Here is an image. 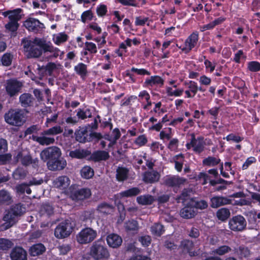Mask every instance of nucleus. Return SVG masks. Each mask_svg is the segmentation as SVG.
Wrapping results in <instances>:
<instances>
[{"label":"nucleus","mask_w":260,"mask_h":260,"mask_svg":"<svg viewBox=\"0 0 260 260\" xmlns=\"http://www.w3.org/2000/svg\"><path fill=\"white\" fill-rule=\"evenodd\" d=\"M29 187L27 183H22L15 186V190L16 193L19 194H23L25 192L30 194L31 193V190Z\"/></svg>","instance_id":"c9c22d12"},{"label":"nucleus","mask_w":260,"mask_h":260,"mask_svg":"<svg viewBox=\"0 0 260 260\" xmlns=\"http://www.w3.org/2000/svg\"><path fill=\"white\" fill-rule=\"evenodd\" d=\"M40 213L42 215L51 216L53 214V208L49 204H44L41 206Z\"/></svg>","instance_id":"de8ad7c7"},{"label":"nucleus","mask_w":260,"mask_h":260,"mask_svg":"<svg viewBox=\"0 0 260 260\" xmlns=\"http://www.w3.org/2000/svg\"><path fill=\"white\" fill-rule=\"evenodd\" d=\"M248 68L251 72H257L260 70V63L257 61H251L248 63Z\"/></svg>","instance_id":"338daca9"},{"label":"nucleus","mask_w":260,"mask_h":260,"mask_svg":"<svg viewBox=\"0 0 260 260\" xmlns=\"http://www.w3.org/2000/svg\"><path fill=\"white\" fill-rule=\"evenodd\" d=\"M199 40V34L197 31L191 34L185 41L186 48H183L182 50H186V52H188L197 44Z\"/></svg>","instance_id":"412c9836"},{"label":"nucleus","mask_w":260,"mask_h":260,"mask_svg":"<svg viewBox=\"0 0 260 260\" xmlns=\"http://www.w3.org/2000/svg\"><path fill=\"white\" fill-rule=\"evenodd\" d=\"M109 152L104 150H97L93 152L91 155V159L95 161H105L109 159Z\"/></svg>","instance_id":"a878e982"},{"label":"nucleus","mask_w":260,"mask_h":260,"mask_svg":"<svg viewBox=\"0 0 260 260\" xmlns=\"http://www.w3.org/2000/svg\"><path fill=\"white\" fill-rule=\"evenodd\" d=\"M186 181V179L178 176H167L163 178L162 184L170 187H179Z\"/></svg>","instance_id":"9d476101"},{"label":"nucleus","mask_w":260,"mask_h":260,"mask_svg":"<svg viewBox=\"0 0 260 260\" xmlns=\"http://www.w3.org/2000/svg\"><path fill=\"white\" fill-rule=\"evenodd\" d=\"M164 232V226L159 223H155L151 227L152 234L160 236Z\"/></svg>","instance_id":"a18cd8bd"},{"label":"nucleus","mask_w":260,"mask_h":260,"mask_svg":"<svg viewBox=\"0 0 260 260\" xmlns=\"http://www.w3.org/2000/svg\"><path fill=\"white\" fill-rule=\"evenodd\" d=\"M193 203L194 207L200 210L205 209L208 206L207 201L203 200L194 201Z\"/></svg>","instance_id":"4d7b16f0"},{"label":"nucleus","mask_w":260,"mask_h":260,"mask_svg":"<svg viewBox=\"0 0 260 260\" xmlns=\"http://www.w3.org/2000/svg\"><path fill=\"white\" fill-rule=\"evenodd\" d=\"M180 246L184 251L188 252L190 250L192 249L193 243L191 241L184 240L181 242Z\"/></svg>","instance_id":"864d4df0"},{"label":"nucleus","mask_w":260,"mask_h":260,"mask_svg":"<svg viewBox=\"0 0 260 260\" xmlns=\"http://www.w3.org/2000/svg\"><path fill=\"white\" fill-rule=\"evenodd\" d=\"M21 10L20 9H17L11 11L10 15L8 16L9 19L11 21L18 22L21 17L20 14Z\"/></svg>","instance_id":"8fccbe9b"},{"label":"nucleus","mask_w":260,"mask_h":260,"mask_svg":"<svg viewBox=\"0 0 260 260\" xmlns=\"http://www.w3.org/2000/svg\"><path fill=\"white\" fill-rule=\"evenodd\" d=\"M97 236L96 231L90 228L82 229L77 235V241L80 244H87L93 241Z\"/></svg>","instance_id":"39448f33"},{"label":"nucleus","mask_w":260,"mask_h":260,"mask_svg":"<svg viewBox=\"0 0 260 260\" xmlns=\"http://www.w3.org/2000/svg\"><path fill=\"white\" fill-rule=\"evenodd\" d=\"M216 216L218 219L224 221L226 220L230 216V212L226 208H221L216 212Z\"/></svg>","instance_id":"37998d69"},{"label":"nucleus","mask_w":260,"mask_h":260,"mask_svg":"<svg viewBox=\"0 0 260 260\" xmlns=\"http://www.w3.org/2000/svg\"><path fill=\"white\" fill-rule=\"evenodd\" d=\"M17 217L12 211L9 210L3 217V220L5 222L2 225V229L3 230H6L12 226L16 222Z\"/></svg>","instance_id":"a211bd4d"},{"label":"nucleus","mask_w":260,"mask_h":260,"mask_svg":"<svg viewBox=\"0 0 260 260\" xmlns=\"http://www.w3.org/2000/svg\"><path fill=\"white\" fill-rule=\"evenodd\" d=\"M91 195V190L89 188H83L72 192L71 198L74 201H79L87 199Z\"/></svg>","instance_id":"ddd939ff"},{"label":"nucleus","mask_w":260,"mask_h":260,"mask_svg":"<svg viewBox=\"0 0 260 260\" xmlns=\"http://www.w3.org/2000/svg\"><path fill=\"white\" fill-rule=\"evenodd\" d=\"M180 216L186 219L191 218L196 215V212L193 207L190 206H185L180 211Z\"/></svg>","instance_id":"2f4dec72"},{"label":"nucleus","mask_w":260,"mask_h":260,"mask_svg":"<svg viewBox=\"0 0 260 260\" xmlns=\"http://www.w3.org/2000/svg\"><path fill=\"white\" fill-rule=\"evenodd\" d=\"M62 132V128L60 126L56 125L44 131V134L45 135H49L50 136L53 137L54 135L61 134Z\"/></svg>","instance_id":"c03bdc74"},{"label":"nucleus","mask_w":260,"mask_h":260,"mask_svg":"<svg viewBox=\"0 0 260 260\" xmlns=\"http://www.w3.org/2000/svg\"><path fill=\"white\" fill-rule=\"evenodd\" d=\"M14 202L11 192L6 189H0V206H9Z\"/></svg>","instance_id":"aec40b11"},{"label":"nucleus","mask_w":260,"mask_h":260,"mask_svg":"<svg viewBox=\"0 0 260 260\" xmlns=\"http://www.w3.org/2000/svg\"><path fill=\"white\" fill-rule=\"evenodd\" d=\"M76 116L79 119L84 120L92 117L91 110L89 108H79L77 110Z\"/></svg>","instance_id":"473e14b6"},{"label":"nucleus","mask_w":260,"mask_h":260,"mask_svg":"<svg viewBox=\"0 0 260 260\" xmlns=\"http://www.w3.org/2000/svg\"><path fill=\"white\" fill-rule=\"evenodd\" d=\"M145 83L147 85H149L151 86H152L153 85L156 84H160L162 85L164 84V80L159 76H151L150 78L147 79L145 82Z\"/></svg>","instance_id":"4c0bfd02"},{"label":"nucleus","mask_w":260,"mask_h":260,"mask_svg":"<svg viewBox=\"0 0 260 260\" xmlns=\"http://www.w3.org/2000/svg\"><path fill=\"white\" fill-rule=\"evenodd\" d=\"M46 248L42 244H34L31 246L29 249V252L31 256H35L42 254L45 252Z\"/></svg>","instance_id":"7c9ffc66"},{"label":"nucleus","mask_w":260,"mask_h":260,"mask_svg":"<svg viewBox=\"0 0 260 260\" xmlns=\"http://www.w3.org/2000/svg\"><path fill=\"white\" fill-rule=\"evenodd\" d=\"M231 204L232 200L225 197L214 196L210 199V206L212 208H217Z\"/></svg>","instance_id":"2eb2a0df"},{"label":"nucleus","mask_w":260,"mask_h":260,"mask_svg":"<svg viewBox=\"0 0 260 260\" xmlns=\"http://www.w3.org/2000/svg\"><path fill=\"white\" fill-rule=\"evenodd\" d=\"M16 162H20L24 167L31 165L34 168L38 167L39 159L38 158H32L30 153L25 150L18 151L14 156Z\"/></svg>","instance_id":"f257e3e1"},{"label":"nucleus","mask_w":260,"mask_h":260,"mask_svg":"<svg viewBox=\"0 0 260 260\" xmlns=\"http://www.w3.org/2000/svg\"><path fill=\"white\" fill-rule=\"evenodd\" d=\"M80 174L82 177L85 179H89L93 176L94 171L90 167L85 166L81 170Z\"/></svg>","instance_id":"79ce46f5"},{"label":"nucleus","mask_w":260,"mask_h":260,"mask_svg":"<svg viewBox=\"0 0 260 260\" xmlns=\"http://www.w3.org/2000/svg\"><path fill=\"white\" fill-rule=\"evenodd\" d=\"M32 139L34 141L43 146L49 145L55 143L54 137L50 136L49 135H45L44 131L41 133L40 136H32Z\"/></svg>","instance_id":"dca6fc26"},{"label":"nucleus","mask_w":260,"mask_h":260,"mask_svg":"<svg viewBox=\"0 0 260 260\" xmlns=\"http://www.w3.org/2000/svg\"><path fill=\"white\" fill-rule=\"evenodd\" d=\"M27 173L28 172L23 168L18 167L13 172L12 176L15 180H23L26 177Z\"/></svg>","instance_id":"72a5a7b5"},{"label":"nucleus","mask_w":260,"mask_h":260,"mask_svg":"<svg viewBox=\"0 0 260 260\" xmlns=\"http://www.w3.org/2000/svg\"><path fill=\"white\" fill-rule=\"evenodd\" d=\"M34 101L35 99L32 95L28 93H23L19 97V102L21 106L24 108L32 106Z\"/></svg>","instance_id":"393cba45"},{"label":"nucleus","mask_w":260,"mask_h":260,"mask_svg":"<svg viewBox=\"0 0 260 260\" xmlns=\"http://www.w3.org/2000/svg\"><path fill=\"white\" fill-rule=\"evenodd\" d=\"M22 87L21 82L16 80H9L7 81L6 88L8 94L13 96L20 92Z\"/></svg>","instance_id":"f8f14e48"},{"label":"nucleus","mask_w":260,"mask_h":260,"mask_svg":"<svg viewBox=\"0 0 260 260\" xmlns=\"http://www.w3.org/2000/svg\"><path fill=\"white\" fill-rule=\"evenodd\" d=\"M12 55L9 53H5L2 57L1 61L3 66H9L12 60Z\"/></svg>","instance_id":"5fc2aeb1"},{"label":"nucleus","mask_w":260,"mask_h":260,"mask_svg":"<svg viewBox=\"0 0 260 260\" xmlns=\"http://www.w3.org/2000/svg\"><path fill=\"white\" fill-rule=\"evenodd\" d=\"M170 198V195L168 194H163L158 196L156 201L158 204H162L168 202Z\"/></svg>","instance_id":"774afa93"},{"label":"nucleus","mask_w":260,"mask_h":260,"mask_svg":"<svg viewBox=\"0 0 260 260\" xmlns=\"http://www.w3.org/2000/svg\"><path fill=\"white\" fill-rule=\"evenodd\" d=\"M12 155L7 152L0 153V165H4L8 163L11 159Z\"/></svg>","instance_id":"6e6d98bb"},{"label":"nucleus","mask_w":260,"mask_h":260,"mask_svg":"<svg viewBox=\"0 0 260 260\" xmlns=\"http://www.w3.org/2000/svg\"><path fill=\"white\" fill-rule=\"evenodd\" d=\"M7 141L4 138H0V153H5L8 151Z\"/></svg>","instance_id":"69168bd1"},{"label":"nucleus","mask_w":260,"mask_h":260,"mask_svg":"<svg viewBox=\"0 0 260 260\" xmlns=\"http://www.w3.org/2000/svg\"><path fill=\"white\" fill-rule=\"evenodd\" d=\"M60 64H56L54 62H50L44 66L49 76H51L53 72L60 67Z\"/></svg>","instance_id":"603ef678"},{"label":"nucleus","mask_w":260,"mask_h":260,"mask_svg":"<svg viewBox=\"0 0 260 260\" xmlns=\"http://www.w3.org/2000/svg\"><path fill=\"white\" fill-rule=\"evenodd\" d=\"M160 178V174L156 171L152 170L145 172L143 174V181L147 183H153L157 182Z\"/></svg>","instance_id":"5701e85b"},{"label":"nucleus","mask_w":260,"mask_h":260,"mask_svg":"<svg viewBox=\"0 0 260 260\" xmlns=\"http://www.w3.org/2000/svg\"><path fill=\"white\" fill-rule=\"evenodd\" d=\"M18 26L19 24L17 22L10 21L8 23L6 24L5 27L7 29L14 32L17 30Z\"/></svg>","instance_id":"0e129e2a"},{"label":"nucleus","mask_w":260,"mask_h":260,"mask_svg":"<svg viewBox=\"0 0 260 260\" xmlns=\"http://www.w3.org/2000/svg\"><path fill=\"white\" fill-rule=\"evenodd\" d=\"M137 201L141 205H151L154 202V198L149 194L140 196L137 198Z\"/></svg>","instance_id":"e433bc0d"},{"label":"nucleus","mask_w":260,"mask_h":260,"mask_svg":"<svg viewBox=\"0 0 260 260\" xmlns=\"http://www.w3.org/2000/svg\"><path fill=\"white\" fill-rule=\"evenodd\" d=\"M68 36L64 32L59 34L54 39V42L56 44L59 45L66 42L68 40Z\"/></svg>","instance_id":"13d9d810"},{"label":"nucleus","mask_w":260,"mask_h":260,"mask_svg":"<svg viewBox=\"0 0 260 260\" xmlns=\"http://www.w3.org/2000/svg\"><path fill=\"white\" fill-rule=\"evenodd\" d=\"M70 179L67 176H61L54 181V185L60 189H66L70 184Z\"/></svg>","instance_id":"b1692460"},{"label":"nucleus","mask_w":260,"mask_h":260,"mask_svg":"<svg viewBox=\"0 0 260 260\" xmlns=\"http://www.w3.org/2000/svg\"><path fill=\"white\" fill-rule=\"evenodd\" d=\"M90 152L89 151L84 149H76L71 151L69 152V156L72 158L82 159L89 155Z\"/></svg>","instance_id":"c756f323"},{"label":"nucleus","mask_w":260,"mask_h":260,"mask_svg":"<svg viewBox=\"0 0 260 260\" xmlns=\"http://www.w3.org/2000/svg\"><path fill=\"white\" fill-rule=\"evenodd\" d=\"M106 240L108 245L114 248L119 247L122 242L121 237L116 234H110L108 235L107 236Z\"/></svg>","instance_id":"4be33fe9"},{"label":"nucleus","mask_w":260,"mask_h":260,"mask_svg":"<svg viewBox=\"0 0 260 260\" xmlns=\"http://www.w3.org/2000/svg\"><path fill=\"white\" fill-rule=\"evenodd\" d=\"M237 252L241 257H248L250 255V251L247 247L240 246Z\"/></svg>","instance_id":"052dcab7"},{"label":"nucleus","mask_w":260,"mask_h":260,"mask_svg":"<svg viewBox=\"0 0 260 260\" xmlns=\"http://www.w3.org/2000/svg\"><path fill=\"white\" fill-rule=\"evenodd\" d=\"M139 241L144 246H149L151 241V238L150 236L145 235L139 237Z\"/></svg>","instance_id":"680f3d73"},{"label":"nucleus","mask_w":260,"mask_h":260,"mask_svg":"<svg viewBox=\"0 0 260 260\" xmlns=\"http://www.w3.org/2000/svg\"><path fill=\"white\" fill-rule=\"evenodd\" d=\"M24 26L29 30L35 32L41 31L44 28V25L37 19L30 18L24 22Z\"/></svg>","instance_id":"9b49d317"},{"label":"nucleus","mask_w":260,"mask_h":260,"mask_svg":"<svg viewBox=\"0 0 260 260\" xmlns=\"http://www.w3.org/2000/svg\"><path fill=\"white\" fill-rule=\"evenodd\" d=\"M90 254L96 260L107 258L109 256V253L102 240H98L94 242L91 247Z\"/></svg>","instance_id":"7ed1b4c3"},{"label":"nucleus","mask_w":260,"mask_h":260,"mask_svg":"<svg viewBox=\"0 0 260 260\" xmlns=\"http://www.w3.org/2000/svg\"><path fill=\"white\" fill-rule=\"evenodd\" d=\"M74 70L82 78L85 77L87 74V66L83 63H79L75 66Z\"/></svg>","instance_id":"ea45409f"},{"label":"nucleus","mask_w":260,"mask_h":260,"mask_svg":"<svg viewBox=\"0 0 260 260\" xmlns=\"http://www.w3.org/2000/svg\"><path fill=\"white\" fill-rule=\"evenodd\" d=\"M13 245V242L10 240L0 238V250H7Z\"/></svg>","instance_id":"09e8293b"},{"label":"nucleus","mask_w":260,"mask_h":260,"mask_svg":"<svg viewBox=\"0 0 260 260\" xmlns=\"http://www.w3.org/2000/svg\"><path fill=\"white\" fill-rule=\"evenodd\" d=\"M193 194V190L192 188L188 187L184 188L181 192V194L176 198V201L178 203L180 202H184Z\"/></svg>","instance_id":"c85d7f7f"},{"label":"nucleus","mask_w":260,"mask_h":260,"mask_svg":"<svg viewBox=\"0 0 260 260\" xmlns=\"http://www.w3.org/2000/svg\"><path fill=\"white\" fill-rule=\"evenodd\" d=\"M114 207L109 204L105 202L102 203L98 205L96 210L101 213L110 214L114 211Z\"/></svg>","instance_id":"cd10ccee"},{"label":"nucleus","mask_w":260,"mask_h":260,"mask_svg":"<svg viewBox=\"0 0 260 260\" xmlns=\"http://www.w3.org/2000/svg\"><path fill=\"white\" fill-rule=\"evenodd\" d=\"M47 166L51 171H60L63 170L67 166L66 160L63 158H56L52 160L47 161Z\"/></svg>","instance_id":"4468645a"},{"label":"nucleus","mask_w":260,"mask_h":260,"mask_svg":"<svg viewBox=\"0 0 260 260\" xmlns=\"http://www.w3.org/2000/svg\"><path fill=\"white\" fill-rule=\"evenodd\" d=\"M10 210L16 216L18 217L21 216L25 213V208L21 204L18 203L12 206Z\"/></svg>","instance_id":"a19ab883"},{"label":"nucleus","mask_w":260,"mask_h":260,"mask_svg":"<svg viewBox=\"0 0 260 260\" xmlns=\"http://www.w3.org/2000/svg\"><path fill=\"white\" fill-rule=\"evenodd\" d=\"M61 154L60 149L56 146L46 148L40 153V158L44 162L58 158Z\"/></svg>","instance_id":"423d86ee"},{"label":"nucleus","mask_w":260,"mask_h":260,"mask_svg":"<svg viewBox=\"0 0 260 260\" xmlns=\"http://www.w3.org/2000/svg\"><path fill=\"white\" fill-rule=\"evenodd\" d=\"M140 189L135 187L121 192L120 195L122 197L129 198L135 197L140 194Z\"/></svg>","instance_id":"f704fd0d"},{"label":"nucleus","mask_w":260,"mask_h":260,"mask_svg":"<svg viewBox=\"0 0 260 260\" xmlns=\"http://www.w3.org/2000/svg\"><path fill=\"white\" fill-rule=\"evenodd\" d=\"M121 134L118 128H115L112 132V136L108 138V140L112 142V144L114 145L116 143L117 140L120 137Z\"/></svg>","instance_id":"3c124183"},{"label":"nucleus","mask_w":260,"mask_h":260,"mask_svg":"<svg viewBox=\"0 0 260 260\" xmlns=\"http://www.w3.org/2000/svg\"><path fill=\"white\" fill-rule=\"evenodd\" d=\"M22 43L25 51L27 52L28 58H38L42 55L41 48L35 45L32 41L23 40Z\"/></svg>","instance_id":"6e6552de"},{"label":"nucleus","mask_w":260,"mask_h":260,"mask_svg":"<svg viewBox=\"0 0 260 260\" xmlns=\"http://www.w3.org/2000/svg\"><path fill=\"white\" fill-rule=\"evenodd\" d=\"M92 132L87 127H79L75 132L76 140L80 143H85L91 141Z\"/></svg>","instance_id":"1a4fd4ad"},{"label":"nucleus","mask_w":260,"mask_h":260,"mask_svg":"<svg viewBox=\"0 0 260 260\" xmlns=\"http://www.w3.org/2000/svg\"><path fill=\"white\" fill-rule=\"evenodd\" d=\"M73 230L70 221L66 220L58 224L54 230V236L58 239H62L69 236Z\"/></svg>","instance_id":"20e7f679"},{"label":"nucleus","mask_w":260,"mask_h":260,"mask_svg":"<svg viewBox=\"0 0 260 260\" xmlns=\"http://www.w3.org/2000/svg\"><path fill=\"white\" fill-rule=\"evenodd\" d=\"M124 228L126 231H137L139 229L138 223L137 221L132 219L124 223Z\"/></svg>","instance_id":"58836bf2"},{"label":"nucleus","mask_w":260,"mask_h":260,"mask_svg":"<svg viewBox=\"0 0 260 260\" xmlns=\"http://www.w3.org/2000/svg\"><path fill=\"white\" fill-rule=\"evenodd\" d=\"M4 117L6 122L12 125L20 126L24 122L23 114L19 110H10Z\"/></svg>","instance_id":"f03ea898"},{"label":"nucleus","mask_w":260,"mask_h":260,"mask_svg":"<svg viewBox=\"0 0 260 260\" xmlns=\"http://www.w3.org/2000/svg\"><path fill=\"white\" fill-rule=\"evenodd\" d=\"M229 225L230 229L233 231H242L246 229L247 222L243 216L238 215L230 219Z\"/></svg>","instance_id":"0eeeda50"},{"label":"nucleus","mask_w":260,"mask_h":260,"mask_svg":"<svg viewBox=\"0 0 260 260\" xmlns=\"http://www.w3.org/2000/svg\"><path fill=\"white\" fill-rule=\"evenodd\" d=\"M11 260H27V252L21 247L16 246L10 253Z\"/></svg>","instance_id":"f3484780"},{"label":"nucleus","mask_w":260,"mask_h":260,"mask_svg":"<svg viewBox=\"0 0 260 260\" xmlns=\"http://www.w3.org/2000/svg\"><path fill=\"white\" fill-rule=\"evenodd\" d=\"M220 161V159L219 158L213 156H209L203 160V164L207 166H215L218 164Z\"/></svg>","instance_id":"49530a36"},{"label":"nucleus","mask_w":260,"mask_h":260,"mask_svg":"<svg viewBox=\"0 0 260 260\" xmlns=\"http://www.w3.org/2000/svg\"><path fill=\"white\" fill-rule=\"evenodd\" d=\"M231 250L230 247L225 245L221 246L219 248L213 251L215 254H218L219 255H223Z\"/></svg>","instance_id":"bf43d9fd"},{"label":"nucleus","mask_w":260,"mask_h":260,"mask_svg":"<svg viewBox=\"0 0 260 260\" xmlns=\"http://www.w3.org/2000/svg\"><path fill=\"white\" fill-rule=\"evenodd\" d=\"M191 136V144L193 151L199 154L203 152L204 150V138L200 137L196 139L194 134H192Z\"/></svg>","instance_id":"6ab92c4d"},{"label":"nucleus","mask_w":260,"mask_h":260,"mask_svg":"<svg viewBox=\"0 0 260 260\" xmlns=\"http://www.w3.org/2000/svg\"><path fill=\"white\" fill-rule=\"evenodd\" d=\"M225 139L228 141H232L236 143H239L243 140V138H242L238 135H236L234 134H231L228 135Z\"/></svg>","instance_id":"e2e57ef3"},{"label":"nucleus","mask_w":260,"mask_h":260,"mask_svg":"<svg viewBox=\"0 0 260 260\" xmlns=\"http://www.w3.org/2000/svg\"><path fill=\"white\" fill-rule=\"evenodd\" d=\"M129 170L125 167H119L116 169V178L119 182H123L128 178Z\"/></svg>","instance_id":"bb28decb"}]
</instances>
